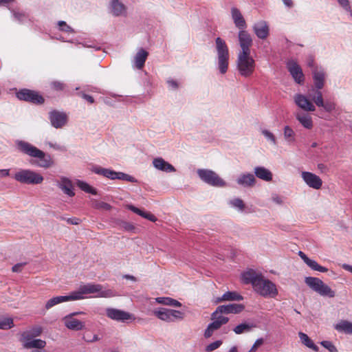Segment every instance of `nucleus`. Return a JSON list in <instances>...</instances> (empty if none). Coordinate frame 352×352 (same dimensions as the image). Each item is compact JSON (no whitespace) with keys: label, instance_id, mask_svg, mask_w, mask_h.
I'll return each instance as SVG.
<instances>
[{"label":"nucleus","instance_id":"30","mask_svg":"<svg viewBox=\"0 0 352 352\" xmlns=\"http://www.w3.org/2000/svg\"><path fill=\"white\" fill-rule=\"evenodd\" d=\"M148 56V53L144 49H140L134 58L135 66L137 69H141L144 66Z\"/></svg>","mask_w":352,"mask_h":352},{"label":"nucleus","instance_id":"49","mask_svg":"<svg viewBox=\"0 0 352 352\" xmlns=\"http://www.w3.org/2000/svg\"><path fill=\"white\" fill-rule=\"evenodd\" d=\"M51 88L54 91H63L65 87V85L60 82V81H53L50 83Z\"/></svg>","mask_w":352,"mask_h":352},{"label":"nucleus","instance_id":"14","mask_svg":"<svg viewBox=\"0 0 352 352\" xmlns=\"http://www.w3.org/2000/svg\"><path fill=\"white\" fill-rule=\"evenodd\" d=\"M239 41L241 51V54H250V47L252 45L251 35L245 30H240L239 32Z\"/></svg>","mask_w":352,"mask_h":352},{"label":"nucleus","instance_id":"54","mask_svg":"<svg viewBox=\"0 0 352 352\" xmlns=\"http://www.w3.org/2000/svg\"><path fill=\"white\" fill-rule=\"evenodd\" d=\"M58 26H59V29L61 31H63V32H73V30L72 28L69 26L65 21H60L58 22Z\"/></svg>","mask_w":352,"mask_h":352},{"label":"nucleus","instance_id":"51","mask_svg":"<svg viewBox=\"0 0 352 352\" xmlns=\"http://www.w3.org/2000/svg\"><path fill=\"white\" fill-rule=\"evenodd\" d=\"M221 344H222V341L217 340V341L208 344L206 348V351L207 352H211V351L218 349Z\"/></svg>","mask_w":352,"mask_h":352},{"label":"nucleus","instance_id":"2","mask_svg":"<svg viewBox=\"0 0 352 352\" xmlns=\"http://www.w3.org/2000/svg\"><path fill=\"white\" fill-rule=\"evenodd\" d=\"M18 151L32 158L36 159L31 164L41 168H48L54 165V160L50 155L45 153L30 143L18 140L16 142Z\"/></svg>","mask_w":352,"mask_h":352},{"label":"nucleus","instance_id":"21","mask_svg":"<svg viewBox=\"0 0 352 352\" xmlns=\"http://www.w3.org/2000/svg\"><path fill=\"white\" fill-rule=\"evenodd\" d=\"M314 87L317 89H322L324 85L325 72L322 68L314 67L312 71Z\"/></svg>","mask_w":352,"mask_h":352},{"label":"nucleus","instance_id":"37","mask_svg":"<svg viewBox=\"0 0 352 352\" xmlns=\"http://www.w3.org/2000/svg\"><path fill=\"white\" fill-rule=\"evenodd\" d=\"M156 302L166 305L179 307L182 306V304L177 300L169 297H158L156 299Z\"/></svg>","mask_w":352,"mask_h":352},{"label":"nucleus","instance_id":"36","mask_svg":"<svg viewBox=\"0 0 352 352\" xmlns=\"http://www.w3.org/2000/svg\"><path fill=\"white\" fill-rule=\"evenodd\" d=\"M299 338L302 344L307 346L308 348L313 349L315 351H318V347L314 342L309 338V337L305 333L299 332Z\"/></svg>","mask_w":352,"mask_h":352},{"label":"nucleus","instance_id":"18","mask_svg":"<svg viewBox=\"0 0 352 352\" xmlns=\"http://www.w3.org/2000/svg\"><path fill=\"white\" fill-rule=\"evenodd\" d=\"M294 102L300 109L306 111H314L316 107L313 102L305 96L302 94H296L294 96Z\"/></svg>","mask_w":352,"mask_h":352},{"label":"nucleus","instance_id":"5","mask_svg":"<svg viewBox=\"0 0 352 352\" xmlns=\"http://www.w3.org/2000/svg\"><path fill=\"white\" fill-rule=\"evenodd\" d=\"M13 177L19 183L28 185L40 184L44 179L40 173L30 169H21L14 175Z\"/></svg>","mask_w":352,"mask_h":352},{"label":"nucleus","instance_id":"39","mask_svg":"<svg viewBox=\"0 0 352 352\" xmlns=\"http://www.w3.org/2000/svg\"><path fill=\"white\" fill-rule=\"evenodd\" d=\"M76 184L79 188H80L82 191L90 193L91 195H97V190L88 184L87 182L78 180Z\"/></svg>","mask_w":352,"mask_h":352},{"label":"nucleus","instance_id":"58","mask_svg":"<svg viewBox=\"0 0 352 352\" xmlns=\"http://www.w3.org/2000/svg\"><path fill=\"white\" fill-rule=\"evenodd\" d=\"M338 1L346 10H349L350 9L349 0H338Z\"/></svg>","mask_w":352,"mask_h":352},{"label":"nucleus","instance_id":"57","mask_svg":"<svg viewBox=\"0 0 352 352\" xmlns=\"http://www.w3.org/2000/svg\"><path fill=\"white\" fill-rule=\"evenodd\" d=\"M263 343V340L262 338H259L258 340H256V342H254V344H253V346H252V348L250 349V350L249 351V352H255L257 349L261 346L262 345Z\"/></svg>","mask_w":352,"mask_h":352},{"label":"nucleus","instance_id":"33","mask_svg":"<svg viewBox=\"0 0 352 352\" xmlns=\"http://www.w3.org/2000/svg\"><path fill=\"white\" fill-rule=\"evenodd\" d=\"M111 12L115 16L122 15L126 12L125 6L119 0H112L111 3Z\"/></svg>","mask_w":352,"mask_h":352},{"label":"nucleus","instance_id":"16","mask_svg":"<svg viewBox=\"0 0 352 352\" xmlns=\"http://www.w3.org/2000/svg\"><path fill=\"white\" fill-rule=\"evenodd\" d=\"M52 125L56 128H62L65 126L67 121V116L65 113L58 111H52L50 113L49 116Z\"/></svg>","mask_w":352,"mask_h":352},{"label":"nucleus","instance_id":"17","mask_svg":"<svg viewBox=\"0 0 352 352\" xmlns=\"http://www.w3.org/2000/svg\"><path fill=\"white\" fill-rule=\"evenodd\" d=\"M106 314L108 318L113 320L121 322L131 320L132 318V316L129 313L114 308L107 309Z\"/></svg>","mask_w":352,"mask_h":352},{"label":"nucleus","instance_id":"52","mask_svg":"<svg viewBox=\"0 0 352 352\" xmlns=\"http://www.w3.org/2000/svg\"><path fill=\"white\" fill-rule=\"evenodd\" d=\"M231 204L232 206L235 208H238L239 210H242L245 208V204L242 199H234L232 201H231Z\"/></svg>","mask_w":352,"mask_h":352},{"label":"nucleus","instance_id":"24","mask_svg":"<svg viewBox=\"0 0 352 352\" xmlns=\"http://www.w3.org/2000/svg\"><path fill=\"white\" fill-rule=\"evenodd\" d=\"M231 14L235 25L239 29L244 30V29L247 27V25L240 10L236 8H232Z\"/></svg>","mask_w":352,"mask_h":352},{"label":"nucleus","instance_id":"61","mask_svg":"<svg viewBox=\"0 0 352 352\" xmlns=\"http://www.w3.org/2000/svg\"><path fill=\"white\" fill-rule=\"evenodd\" d=\"M145 219H146L152 222H155L157 221L156 217L151 212H148V214H146Z\"/></svg>","mask_w":352,"mask_h":352},{"label":"nucleus","instance_id":"48","mask_svg":"<svg viewBox=\"0 0 352 352\" xmlns=\"http://www.w3.org/2000/svg\"><path fill=\"white\" fill-rule=\"evenodd\" d=\"M320 344L330 352H338L336 346L330 341H322Z\"/></svg>","mask_w":352,"mask_h":352},{"label":"nucleus","instance_id":"64","mask_svg":"<svg viewBox=\"0 0 352 352\" xmlns=\"http://www.w3.org/2000/svg\"><path fill=\"white\" fill-rule=\"evenodd\" d=\"M272 200H273V201H274L275 203H276L278 204H281L283 203V200H282L281 197H280L278 195L273 196Z\"/></svg>","mask_w":352,"mask_h":352},{"label":"nucleus","instance_id":"6","mask_svg":"<svg viewBox=\"0 0 352 352\" xmlns=\"http://www.w3.org/2000/svg\"><path fill=\"white\" fill-rule=\"evenodd\" d=\"M305 283L313 291L322 296L333 298L336 296V292L318 278L311 276L306 277L305 278Z\"/></svg>","mask_w":352,"mask_h":352},{"label":"nucleus","instance_id":"9","mask_svg":"<svg viewBox=\"0 0 352 352\" xmlns=\"http://www.w3.org/2000/svg\"><path fill=\"white\" fill-rule=\"evenodd\" d=\"M93 172L98 175H102L110 179H120L133 183L138 182V180L135 177L128 174H126L122 172H116L115 170L102 168L100 166L94 167L93 168Z\"/></svg>","mask_w":352,"mask_h":352},{"label":"nucleus","instance_id":"63","mask_svg":"<svg viewBox=\"0 0 352 352\" xmlns=\"http://www.w3.org/2000/svg\"><path fill=\"white\" fill-rule=\"evenodd\" d=\"M318 169L320 170L321 173H324L327 170V166L322 163H320L317 166Z\"/></svg>","mask_w":352,"mask_h":352},{"label":"nucleus","instance_id":"15","mask_svg":"<svg viewBox=\"0 0 352 352\" xmlns=\"http://www.w3.org/2000/svg\"><path fill=\"white\" fill-rule=\"evenodd\" d=\"M303 181L306 184L315 190H319L322 186V180L321 178L311 172L303 171L301 174Z\"/></svg>","mask_w":352,"mask_h":352},{"label":"nucleus","instance_id":"10","mask_svg":"<svg viewBox=\"0 0 352 352\" xmlns=\"http://www.w3.org/2000/svg\"><path fill=\"white\" fill-rule=\"evenodd\" d=\"M197 174L205 183L215 187H224L226 182L214 171L208 169H199Z\"/></svg>","mask_w":352,"mask_h":352},{"label":"nucleus","instance_id":"34","mask_svg":"<svg viewBox=\"0 0 352 352\" xmlns=\"http://www.w3.org/2000/svg\"><path fill=\"white\" fill-rule=\"evenodd\" d=\"M296 119L305 128L310 129L313 127V121L310 116L304 113H297Z\"/></svg>","mask_w":352,"mask_h":352},{"label":"nucleus","instance_id":"23","mask_svg":"<svg viewBox=\"0 0 352 352\" xmlns=\"http://www.w3.org/2000/svg\"><path fill=\"white\" fill-rule=\"evenodd\" d=\"M245 307L241 304H230L226 305H220L217 307V313L228 314L241 313Z\"/></svg>","mask_w":352,"mask_h":352},{"label":"nucleus","instance_id":"4","mask_svg":"<svg viewBox=\"0 0 352 352\" xmlns=\"http://www.w3.org/2000/svg\"><path fill=\"white\" fill-rule=\"evenodd\" d=\"M216 49L217 52L218 66L221 74H225L228 71L229 65V50L225 41L220 37L215 40Z\"/></svg>","mask_w":352,"mask_h":352},{"label":"nucleus","instance_id":"35","mask_svg":"<svg viewBox=\"0 0 352 352\" xmlns=\"http://www.w3.org/2000/svg\"><path fill=\"white\" fill-rule=\"evenodd\" d=\"M335 329L340 332L352 334V323L347 320H341L336 324Z\"/></svg>","mask_w":352,"mask_h":352},{"label":"nucleus","instance_id":"62","mask_svg":"<svg viewBox=\"0 0 352 352\" xmlns=\"http://www.w3.org/2000/svg\"><path fill=\"white\" fill-rule=\"evenodd\" d=\"M168 84L170 87H173V89H177L178 87L177 82L173 80H168Z\"/></svg>","mask_w":352,"mask_h":352},{"label":"nucleus","instance_id":"11","mask_svg":"<svg viewBox=\"0 0 352 352\" xmlns=\"http://www.w3.org/2000/svg\"><path fill=\"white\" fill-rule=\"evenodd\" d=\"M154 314L160 320L168 322H173L175 320H182L184 318V313L180 311L166 308H160L158 310H155Z\"/></svg>","mask_w":352,"mask_h":352},{"label":"nucleus","instance_id":"12","mask_svg":"<svg viewBox=\"0 0 352 352\" xmlns=\"http://www.w3.org/2000/svg\"><path fill=\"white\" fill-rule=\"evenodd\" d=\"M16 96L19 100L36 104H43L45 101L43 97L38 92L28 89H23L18 91Z\"/></svg>","mask_w":352,"mask_h":352},{"label":"nucleus","instance_id":"43","mask_svg":"<svg viewBox=\"0 0 352 352\" xmlns=\"http://www.w3.org/2000/svg\"><path fill=\"white\" fill-rule=\"evenodd\" d=\"M221 327L217 324V323L213 321L208 324V327L205 330L204 337L206 338H210L212 336L214 331L219 329Z\"/></svg>","mask_w":352,"mask_h":352},{"label":"nucleus","instance_id":"50","mask_svg":"<svg viewBox=\"0 0 352 352\" xmlns=\"http://www.w3.org/2000/svg\"><path fill=\"white\" fill-rule=\"evenodd\" d=\"M128 208L131 210L132 212H133L134 213L141 216L143 218H146V214H148V212H145V211H143L142 210H140V208L133 206V205H129L128 206Z\"/></svg>","mask_w":352,"mask_h":352},{"label":"nucleus","instance_id":"28","mask_svg":"<svg viewBox=\"0 0 352 352\" xmlns=\"http://www.w3.org/2000/svg\"><path fill=\"white\" fill-rule=\"evenodd\" d=\"M254 174L258 178L265 182L272 180V172L263 166H256L254 168Z\"/></svg>","mask_w":352,"mask_h":352},{"label":"nucleus","instance_id":"45","mask_svg":"<svg viewBox=\"0 0 352 352\" xmlns=\"http://www.w3.org/2000/svg\"><path fill=\"white\" fill-rule=\"evenodd\" d=\"M13 320L10 318H0V329H10L13 327Z\"/></svg>","mask_w":352,"mask_h":352},{"label":"nucleus","instance_id":"31","mask_svg":"<svg viewBox=\"0 0 352 352\" xmlns=\"http://www.w3.org/2000/svg\"><path fill=\"white\" fill-rule=\"evenodd\" d=\"M237 183L243 186L252 187L255 185L256 179L252 174H243L238 177Z\"/></svg>","mask_w":352,"mask_h":352},{"label":"nucleus","instance_id":"59","mask_svg":"<svg viewBox=\"0 0 352 352\" xmlns=\"http://www.w3.org/2000/svg\"><path fill=\"white\" fill-rule=\"evenodd\" d=\"M25 263H17L16 265H14L13 267H12V272H21L22 270V268L23 267V265H25Z\"/></svg>","mask_w":352,"mask_h":352},{"label":"nucleus","instance_id":"7","mask_svg":"<svg viewBox=\"0 0 352 352\" xmlns=\"http://www.w3.org/2000/svg\"><path fill=\"white\" fill-rule=\"evenodd\" d=\"M237 68L240 74L244 77L250 76L255 69L254 60L250 54H238Z\"/></svg>","mask_w":352,"mask_h":352},{"label":"nucleus","instance_id":"41","mask_svg":"<svg viewBox=\"0 0 352 352\" xmlns=\"http://www.w3.org/2000/svg\"><path fill=\"white\" fill-rule=\"evenodd\" d=\"M306 264L313 270L318 271L320 272H327L328 269L325 267L320 265L316 261L312 259H309Z\"/></svg>","mask_w":352,"mask_h":352},{"label":"nucleus","instance_id":"44","mask_svg":"<svg viewBox=\"0 0 352 352\" xmlns=\"http://www.w3.org/2000/svg\"><path fill=\"white\" fill-rule=\"evenodd\" d=\"M221 327L217 324V323L213 321L208 324V327L205 330L204 337L206 338H210L212 336L214 331L219 329Z\"/></svg>","mask_w":352,"mask_h":352},{"label":"nucleus","instance_id":"27","mask_svg":"<svg viewBox=\"0 0 352 352\" xmlns=\"http://www.w3.org/2000/svg\"><path fill=\"white\" fill-rule=\"evenodd\" d=\"M243 299V297L236 292H227L221 297L217 298L215 302L219 303L223 301H240Z\"/></svg>","mask_w":352,"mask_h":352},{"label":"nucleus","instance_id":"47","mask_svg":"<svg viewBox=\"0 0 352 352\" xmlns=\"http://www.w3.org/2000/svg\"><path fill=\"white\" fill-rule=\"evenodd\" d=\"M294 131L293 129L289 127V126H286L284 128V136L287 141L288 142H293L294 141Z\"/></svg>","mask_w":352,"mask_h":352},{"label":"nucleus","instance_id":"46","mask_svg":"<svg viewBox=\"0 0 352 352\" xmlns=\"http://www.w3.org/2000/svg\"><path fill=\"white\" fill-rule=\"evenodd\" d=\"M93 207L98 210H110L112 208V206L104 201H95L93 203Z\"/></svg>","mask_w":352,"mask_h":352},{"label":"nucleus","instance_id":"1","mask_svg":"<svg viewBox=\"0 0 352 352\" xmlns=\"http://www.w3.org/2000/svg\"><path fill=\"white\" fill-rule=\"evenodd\" d=\"M242 279L244 283L251 284L254 292L261 296L274 298L278 294L275 284L254 270L243 273Z\"/></svg>","mask_w":352,"mask_h":352},{"label":"nucleus","instance_id":"25","mask_svg":"<svg viewBox=\"0 0 352 352\" xmlns=\"http://www.w3.org/2000/svg\"><path fill=\"white\" fill-rule=\"evenodd\" d=\"M153 164L155 168L164 172L170 173L175 171L174 166L162 157L155 158L153 161Z\"/></svg>","mask_w":352,"mask_h":352},{"label":"nucleus","instance_id":"26","mask_svg":"<svg viewBox=\"0 0 352 352\" xmlns=\"http://www.w3.org/2000/svg\"><path fill=\"white\" fill-rule=\"evenodd\" d=\"M23 343V346L26 349H43L46 346V342L41 339L30 338V340L23 339L21 340Z\"/></svg>","mask_w":352,"mask_h":352},{"label":"nucleus","instance_id":"42","mask_svg":"<svg viewBox=\"0 0 352 352\" xmlns=\"http://www.w3.org/2000/svg\"><path fill=\"white\" fill-rule=\"evenodd\" d=\"M221 327L217 324V323L213 321L208 324V327L205 330L204 337L206 338H210L212 336L214 331L219 329Z\"/></svg>","mask_w":352,"mask_h":352},{"label":"nucleus","instance_id":"53","mask_svg":"<svg viewBox=\"0 0 352 352\" xmlns=\"http://www.w3.org/2000/svg\"><path fill=\"white\" fill-rule=\"evenodd\" d=\"M262 134L268 140H270L273 144H276V138L274 135L272 133L267 130H263Z\"/></svg>","mask_w":352,"mask_h":352},{"label":"nucleus","instance_id":"19","mask_svg":"<svg viewBox=\"0 0 352 352\" xmlns=\"http://www.w3.org/2000/svg\"><path fill=\"white\" fill-rule=\"evenodd\" d=\"M56 184L62 191L69 197H74L75 193L74 192V186L72 182L66 177H60L59 180H57Z\"/></svg>","mask_w":352,"mask_h":352},{"label":"nucleus","instance_id":"55","mask_svg":"<svg viewBox=\"0 0 352 352\" xmlns=\"http://www.w3.org/2000/svg\"><path fill=\"white\" fill-rule=\"evenodd\" d=\"M61 220H65L69 224L71 225H78L81 222L80 219L76 217L65 219L64 217L60 218Z\"/></svg>","mask_w":352,"mask_h":352},{"label":"nucleus","instance_id":"3","mask_svg":"<svg viewBox=\"0 0 352 352\" xmlns=\"http://www.w3.org/2000/svg\"><path fill=\"white\" fill-rule=\"evenodd\" d=\"M97 294L96 297H109L111 296L110 290H102V286L99 284L87 283L80 285L77 291L72 292V297H76L73 300H81L85 298V295Z\"/></svg>","mask_w":352,"mask_h":352},{"label":"nucleus","instance_id":"22","mask_svg":"<svg viewBox=\"0 0 352 352\" xmlns=\"http://www.w3.org/2000/svg\"><path fill=\"white\" fill-rule=\"evenodd\" d=\"M253 30L258 38L265 39L269 35V26L266 21H260L253 25Z\"/></svg>","mask_w":352,"mask_h":352},{"label":"nucleus","instance_id":"29","mask_svg":"<svg viewBox=\"0 0 352 352\" xmlns=\"http://www.w3.org/2000/svg\"><path fill=\"white\" fill-rule=\"evenodd\" d=\"M74 298H76V297H72L71 294L69 296H60L54 297L49 300L47 301L45 304V309H50L52 307L67 301L73 300Z\"/></svg>","mask_w":352,"mask_h":352},{"label":"nucleus","instance_id":"38","mask_svg":"<svg viewBox=\"0 0 352 352\" xmlns=\"http://www.w3.org/2000/svg\"><path fill=\"white\" fill-rule=\"evenodd\" d=\"M222 314L217 313V309L212 314L211 319L213 320L221 327L223 324L228 322L229 318L228 317L221 316Z\"/></svg>","mask_w":352,"mask_h":352},{"label":"nucleus","instance_id":"40","mask_svg":"<svg viewBox=\"0 0 352 352\" xmlns=\"http://www.w3.org/2000/svg\"><path fill=\"white\" fill-rule=\"evenodd\" d=\"M255 326L252 324L242 323L236 326L233 331L236 334H241L245 332H249Z\"/></svg>","mask_w":352,"mask_h":352},{"label":"nucleus","instance_id":"60","mask_svg":"<svg viewBox=\"0 0 352 352\" xmlns=\"http://www.w3.org/2000/svg\"><path fill=\"white\" fill-rule=\"evenodd\" d=\"M14 15V17L20 22L23 21V19L25 18V15L20 12H15Z\"/></svg>","mask_w":352,"mask_h":352},{"label":"nucleus","instance_id":"32","mask_svg":"<svg viewBox=\"0 0 352 352\" xmlns=\"http://www.w3.org/2000/svg\"><path fill=\"white\" fill-rule=\"evenodd\" d=\"M43 332V328L40 326H34L32 327L30 330L25 331L21 334V339H28L34 338L35 337L39 336Z\"/></svg>","mask_w":352,"mask_h":352},{"label":"nucleus","instance_id":"13","mask_svg":"<svg viewBox=\"0 0 352 352\" xmlns=\"http://www.w3.org/2000/svg\"><path fill=\"white\" fill-rule=\"evenodd\" d=\"M287 68L290 74L298 84H302L305 81V76L302 69L294 60H289L287 63Z\"/></svg>","mask_w":352,"mask_h":352},{"label":"nucleus","instance_id":"20","mask_svg":"<svg viewBox=\"0 0 352 352\" xmlns=\"http://www.w3.org/2000/svg\"><path fill=\"white\" fill-rule=\"evenodd\" d=\"M65 326L73 331H80L85 328V323L72 315H67L63 318Z\"/></svg>","mask_w":352,"mask_h":352},{"label":"nucleus","instance_id":"8","mask_svg":"<svg viewBox=\"0 0 352 352\" xmlns=\"http://www.w3.org/2000/svg\"><path fill=\"white\" fill-rule=\"evenodd\" d=\"M308 97L316 106L324 108L327 112L331 113L336 109L335 102L328 100L326 102L324 101L320 89L312 87L309 90Z\"/></svg>","mask_w":352,"mask_h":352},{"label":"nucleus","instance_id":"56","mask_svg":"<svg viewBox=\"0 0 352 352\" xmlns=\"http://www.w3.org/2000/svg\"><path fill=\"white\" fill-rule=\"evenodd\" d=\"M78 95L82 97L83 99L86 100L90 104H93L94 102V98L90 95L86 94L83 92H79L78 93Z\"/></svg>","mask_w":352,"mask_h":352}]
</instances>
